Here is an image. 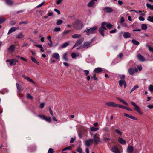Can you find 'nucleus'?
Masks as SVG:
<instances>
[{"label":"nucleus","instance_id":"1","mask_svg":"<svg viewBox=\"0 0 153 153\" xmlns=\"http://www.w3.org/2000/svg\"><path fill=\"white\" fill-rule=\"evenodd\" d=\"M97 29V27L96 26H94L92 28L89 29L86 28V30L84 31V32H86V34L89 35L90 34L95 33Z\"/></svg>","mask_w":153,"mask_h":153},{"label":"nucleus","instance_id":"2","mask_svg":"<svg viewBox=\"0 0 153 153\" xmlns=\"http://www.w3.org/2000/svg\"><path fill=\"white\" fill-rule=\"evenodd\" d=\"M106 22H102L101 25L99 29V31L101 35L104 36V32L105 30H106L107 29L106 27Z\"/></svg>","mask_w":153,"mask_h":153},{"label":"nucleus","instance_id":"3","mask_svg":"<svg viewBox=\"0 0 153 153\" xmlns=\"http://www.w3.org/2000/svg\"><path fill=\"white\" fill-rule=\"evenodd\" d=\"M74 28L77 30H80L83 27L82 22L80 21L75 22L74 25Z\"/></svg>","mask_w":153,"mask_h":153},{"label":"nucleus","instance_id":"4","mask_svg":"<svg viewBox=\"0 0 153 153\" xmlns=\"http://www.w3.org/2000/svg\"><path fill=\"white\" fill-rule=\"evenodd\" d=\"M131 104L134 107V108L140 114H142V113L140 111L138 106L134 102H131Z\"/></svg>","mask_w":153,"mask_h":153},{"label":"nucleus","instance_id":"5","mask_svg":"<svg viewBox=\"0 0 153 153\" xmlns=\"http://www.w3.org/2000/svg\"><path fill=\"white\" fill-rule=\"evenodd\" d=\"M84 40V38L83 37L81 38L78 40L76 42L75 44L72 48V49L81 45L83 42Z\"/></svg>","mask_w":153,"mask_h":153},{"label":"nucleus","instance_id":"6","mask_svg":"<svg viewBox=\"0 0 153 153\" xmlns=\"http://www.w3.org/2000/svg\"><path fill=\"white\" fill-rule=\"evenodd\" d=\"M105 105L108 107H118L119 104H116L115 103L113 102H106L105 103Z\"/></svg>","mask_w":153,"mask_h":153},{"label":"nucleus","instance_id":"7","mask_svg":"<svg viewBox=\"0 0 153 153\" xmlns=\"http://www.w3.org/2000/svg\"><path fill=\"white\" fill-rule=\"evenodd\" d=\"M99 137V135L97 133L95 134L93 138L94 143L96 144H97L99 142H101L100 140Z\"/></svg>","mask_w":153,"mask_h":153},{"label":"nucleus","instance_id":"8","mask_svg":"<svg viewBox=\"0 0 153 153\" xmlns=\"http://www.w3.org/2000/svg\"><path fill=\"white\" fill-rule=\"evenodd\" d=\"M128 71L130 75H133L135 72H137L138 70L136 68L134 69L132 68H131L128 69Z\"/></svg>","mask_w":153,"mask_h":153},{"label":"nucleus","instance_id":"9","mask_svg":"<svg viewBox=\"0 0 153 153\" xmlns=\"http://www.w3.org/2000/svg\"><path fill=\"white\" fill-rule=\"evenodd\" d=\"M111 151H112L114 153H120L119 150L117 146H114L112 147L111 149Z\"/></svg>","mask_w":153,"mask_h":153},{"label":"nucleus","instance_id":"10","mask_svg":"<svg viewBox=\"0 0 153 153\" xmlns=\"http://www.w3.org/2000/svg\"><path fill=\"white\" fill-rule=\"evenodd\" d=\"M91 43V41L90 42H85L82 45V48H88L90 46V45Z\"/></svg>","mask_w":153,"mask_h":153},{"label":"nucleus","instance_id":"11","mask_svg":"<svg viewBox=\"0 0 153 153\" xmlns=\"http://www.w3.org/2000/svg\"><path fill=\"white\" fill-rule=\"evenodd\" d=\"M93 140L92 139H89L88 140H85L84 142L86 146L89 147L90 146L91 143H93Z\"/></svg>","mask_w":153,"mask_h":153},{"label":"nucleus","instance_id":"12","mask_svg":"<svg viewBox=\"0 0 153 153\" xmlns=\"http://www.w3.org/2000/svg\"><path fill=\"white\" fill-rule=\"evenodd\" d=\"M103 10L106 13H111L113 11V10L112 8L108 7L103 8Z\"/></svg>","mask_w":153,"mask_h":153},{"label":"nucleus","instance_id":"13","mask_svg":"<svg viewBox=\"0 0 153 153\" xmlns=\"http://www.w3.org/2000/svg\"><path fill=\"white\" fill-rule=\"evenodd\" d=\"M119 85L121 87H122L123 85L125 88L127 86V84L126 83V81L124 80H121L118 82Z\"/></svg>","mask_w":153,"mask_h":153},{"label":"nucleus","instance_id":"14","mask_svg":"<svg viewBox=\"0 0 153 153\" xmlns=\"http://www.w3.org/2000/svg\"><path fill=\"white\" fill-rule=\"evenodd\" d=\"M6 62H9L10 66H13L16 64L15 63V59H14L7 60Z\"/></svg>","mask_w":153,"mask_h":153},{"label":"nucleus","instance_id":"15","mask_svg":"<svg viewBox=\"0 0 153 153\" xmlns=\"http://www.w3.org/2000/svg\"><path fill=\"white\" fill-rule=\"evenodd\" d=\"M15 48L14 45H12L8 49V51L10 53H13L14 51Z\"/></svg>","mask_w":153,"mask_h":153},{"label":"nucleus","instance_id":"16","mask_svg":"<svg viewBox=\"0 0 153 153\" xmlns=\"http://www.w3.org/2000/svg\"><path fill=\"white\" fill-rule=\"evenodd\" d=\"M22 77L25 79L27 80L32 82V83L34 84L35 82L33 81L29 77L27 76H26L25 75H23L22 76Z\"/></svg>","mask_w":153,"mask_h":153},{"label":"nucleus","instance_id":"17","mask_svg":"<svg viewBox=\"0 0 153 153\" xmlns=\"http://www.w3.org/2000/svg\"><path fill=\"white\" fill-rule=\"evenodd\" d=\"M123 114L125 116H126V117H129L131 119L135 120H137V118H135V117L131 115H129V114L126 113H124Z\"/></svg>","mask_w":153,"mask_h":153},{"label":"nucleus","instance_id":"18","mask_svg":"<svg viewBox=\"0 0 153 153\" xmlns=\"http://www.w3.org/2000/svg\"><path fill=\"white\" fill-rule=\"evenodd\" d=\"M137 57L138 60L141 62H144L145 61L144 58L140 54H138L137 55Z\"/></svg>","mask_w":153,"mask_h":153},{"label":"nucleus","instance_id":"19","mask_svg":"<svg viewBox=\"0 0 153 153\" xmlns=\"http://www.w3.org/2000/svg\"><path fill=\"white\" fill-rule=\"evenodd\" d=\"M131 33L128 32H125L123 34V37L125 38H130L131 37Z\"/></svg>","mask_w":153,"mask_h":153},{"label":"nucleus","instance_id":"20","mask_svg":"<svg viewBox=\"0 0 153 153\" xmlns=\"http://www.w3.org/2000/svg\"><path fill=\"white\" fill-rule=\"evenodd\" d=\"M52 57L53 58H56L57 60L59 59L60 58V56L57 53H53L52 55Z\"/></svg>","mask_w":153,"mask_h":153},{"label":"nucleus","instance_id":"21","mask_svg":"<svg viewBox=\"0 0 153 153\" xmlns=\"http://www.w3.org/2000/svg\"><path fill=\"white\" fill-rule=\"evenodd\" d=\"M134 150V148L131 146H129L127 148V152L128 153H131Z\"/></svg>","mask_w":153,"mask_h":153},{"label":"nucleus","instance_id":"22","mask_svg":"<svg viewBox=\"0 0 153 153\" xmlns=\"http://www.w3.org/2000/svg\"><path fill=\"white\" fill-rule=\"evenodd\" d=\"M118 141L121 144L124 145L126 143V141L121 138L119 137L118 138Z\"/></svg>","mask_w":153,"mask_h":153},{"label":"nucleus","instance_id":"23","mask_svg":"<svg viewBox=\"0 0 153 153\" xmlns=\"http://www.w3.org/2000/svg\"><path fill=\"white\" fill-rule=\"evenodd\" d=\"M118 107L121 108L123 109H126V110L129 111H131L132 110L130 108H129L128 107H126L125 106H123L122 105H119V104L118 106Z\"/></svg>","mask_w":153,"mask_h":153},{"label":"nucleus","instance_id":"24","mask_svg":"<svg viewBox=\"0 0 153 153\" xmlns=\"http://www.w3.org/2000/svg\"><path fill=\"white\" fill-rule=\"evenodd\" d=\"M102 71V70L100 68H96L94 70V72L95 73H99Z\"/></svg>","mask_w":153,"mask_h":153},{"label":"nucleus","instance_id":"25","mask_svg":"<svg viewBox=\"0 0 153 153\" xmlns=\"http://www.w3.org/2000/svg\"><path fill=\"white\" fill-rule=\"evenodd\" d=\"M82 35L80 34H74L71 36L72 38L74 39H77L80 37Z\"/></svg>","mask_w":153,"mask_h":153},{"label":"nucleus","instance_id":"26","mask_svg":"<svg viewBox=\"0 0 153 153\" xmlns=\"http://www.w3.org/2000/svg\"><path fill=\"white\" fill-rule=\"evenodd\" d=\"M17 30V29L15 27H12L9 30L7 34H9L12 32L15 31Z\"/></svg>","mask_w":153,"mask_h":153},{"label":"nucleus","instance_id":"27","mask_svg":"<svg viewBox=\"0 0 153 153\" xmlns=\"http://www.w3.org/2000/svg\"><path fill=\"white\" fill-rule=\"evenodd\" d=\"M117 99L119 100L121 102L123 103V104L125 105H128V104L123 99L120 98L119 97H117Z\"/></svg>","mask_w":153,"mask_h":153},{"label":"nucleus","instance_id":"28","mask_svg":"<svg viewBox=\"0 0 153 153\" xmlns=\"http://www.w3.org/2000/svg\"><path fill=\"white\" fill-rule=\"evenodd\" d=\"M94 3V1L91 0L87 4V6L89 7H91Z\"/></svg>","mask_w":153,"mask_h":153},{"label":"nucleus","instance_id":"29","mask_svg":"<svg viewBox=\"0 0 153 153\" xmlns=\"http://www.w3.org/2000/svg\"><path fill=\"white\" fill-rule=\"evenodd\" d=\"M5 1L6 4L9 5H11L13 4V2L11 0H5Z\"/></svg>","mask_w":153,"mask_h":153},{"label":"nucleus","instance_id":"30","mask_svg":"<svg viewBox=\"0 0 153 153\" xmlns=\"http://www.w3.org/2000/svg\"><path fill=\"white\" fill-rule=\"evenodd\" d=\"M67 55L68 53H65L62 56V58L63 60L65 61H67L68 60V59L67 57Z\"/></svg>","mask_w":153,"mask_h":153},{"label":"nucleus","instance_id":"31","mask_svg":"<svg viewBox=\"0 0 153 153\" xmlns=\"http://www.w3.org/2000/svg\"><path fill=\"white\" fill-rule=\"evenodd\" d=\"M30 58L32 61L34 63L37 65L39 64V62L37 61L36 59H35V57H31Z\"/></svg>","mask_w":153,"mask_h":153},{"label":"nucleus","instance_id":"32","mask_svg":"<svg viewBox=\"0 0 153 153\" xmlns=\"http://www.w3.org/2000/svg\"><path fill=\"white\" fill-rule=\"evenodd\" d=\"M24 36L22 32L18 33L17 36V38L18 39H22L24 37Z\"/></svg>","mask_w":153,"mask_h":153},{"label":"nucleus","instance_id":"33","mask_svg":"<svg viewBox=\"0 0 153 153\" xmlns=\"http://www.w3.org/2000/svg\"><path fill=\"white\" fill-rule=\"evenodd\" d=\"M147 28V26L146 24H142L141 25V29L143 30H146Z\"/></svg>","mask_w":153,"mask_h":153},{"label":"nucleus","instance_id":"34","mask_svg":"<svg viewBox=\"0 0 153 153\" xmlns=\"http://www.w3.org/2000/svg\"><path fill=\"white\" fill-rule=\"evenodd\" d=\"M69 44L68 42H66L63 43L61 46V47L62 48H64L68 46Z\"/></svg>","mask_w":153,"mask_h":153},{"label":"nucleus","instance_id":"35","mask_svg":"<svg viewBox=\"0 0 153 153\" xmlns=\"http://www.w3.org/2000/svg\"><path fill=\"white\" fill-rule=\"evenodd\" d=\"M146 6L148 8H149L152 10H153V5L150 4L148 3L146 4Z\"/></svg>","mask_w":153,"mask_h":153},{"label":"nucleus","instance_id":"36","mask_svg":"<svg viewBox=\"0 0 153 153\" xmlns=\"http://www.w3.org/2000/svg\"><path fill=\"white\" fill-rule=\"evenodd\" d=\"M76 151L79 153H85L83 152L81 148L78 147L76 149Z\"/></svg>","mask_w":153,"mask_h":153},{"label":"nucleus","instance_id":"37","mask_svg":"<svg viewBox=\"0 0 153 153\" xmlns=\"http://www.w3.org/2000/svg\"><path fill=\"white\" fill-rule=\"evenodd\" d=\"M16 85L18 91L19 92L21 89V86H19V84L17 83H16Z\"/></svg>","mask_w":153,"mask_h":153},{"label":"nucleus","instance_id":"38","mask_svg":"<svg viewBox=\"0 0 153 153\" xmlns=\"http://www.w3.org/2000/svg\"><path fill=\"white\" fill-rule=\"evenodd\" d=\"M99 128H95L94 127H92L90 128V130L93 131H97L99 130Z\"/></svg>","mask_w":153,"mask_h":153},{"label":"nucleus","instance_id":"39","mask_svg":"<svg viewBox=\"0 0 153 153\" xmlns=\"http://www.w3.org/2000/svg\"><path fill=\"white\" fill-rule=\"evenodd\" d=\"M113 26V25L110 23H106V27L109 29H110Z\"/></svg>","mask_w":153,"mask_h":153},{"label":"nucleus","instance_id":"40","mask_svg":"<svg viewBox=\"0 0 153 153\" xmlns=\"http://www.w3.org/2000/svg\"><path fill=\"white\" fill-rule=\"evenodd\" d=\"M132 43L135 45H138L139 44V42L136 40L135 39H132Z\"/></svg>","mask_w":153,"mask_h":153},{"label":"nucleus","instance_id":"41","mask_svg":"<svg viewBox=\"0 0 153 153\" xmlns=\"http://www.w3.org/2000/svg\"><path fill=\"white\" fill-rule=\"evenodd\" d=\"M138 88L139 86L137 85H136L134 86L131 89V90L130 92V93H131L132 92L134 91L136 89H138Z\"/></svg>","mask_w":153,"mask_h":153},{"label":"nucleus","instance_id":"42","mask_svg":"<svg viewBox=\"0 0 153 153\" xmlns=\"http://www.w3.org/2000/svg\"><path fill=\"white\" fill-rule=\"evenodd\" d=\"M71 150V146H68L66 147H65L63 148L62 151H66V150Z\"/></svg>","mask_w":153,"mask_h":153},{"label":"nucleus","instance_id":"43","mask_svg":"<svg viewBox=\"0 0 153 153\" xmlns=\"http://www.w3.org/2000/svg\"><path fill=\"white\" fill-rule=\"evenodd\" d=\"M45 120L48 122H51L52 120L51 119L50 117H45Z\"/></svg>","mask_w":153,"mask_h":153},{"label":"nucleus","instance_id":"44","mask_svg":"<svg viewBox=\"0 0 153 153\" xmlns=\"http://www.w3.org/2000/svg\"><path fill=\"white\" fill-rule=\"evenodd\" d=\"M147 20L153 23V16H149L147 19Z\"/></svg>","mask_w":153,"mask_h":153},{"label":"nucleus","instance_id":"45","mask_svg":"<svg viewBox=\"0 0 153 153\" xmlns=\"http://www.w3.org/2000/svg\"><path fill=\"white\" fill-rule=\"evenodd\" d=\"M61 30V28L60 27H55L53 29V31L55 32L60 31Z\"/></svg>","mask_w":153,"mask_h":153},{"label":"nucleus","instance_id":"46","mask_svg":"<svg viewBox=\"0 0 153 153\" xmlns=\"http://www.w3.org/2000/svg\"><path fill=\"white\" fill-rule=\"evenodd\" d=\"M63 21L62 20H58L57 22H56V24L58 25H61L62 23L63 22Z\"/></svg>","mask_w":153,"mask_h":153},{"label":"nucleus","instance_id":"47","mask_svg":"<svg viewBox=\"0 0 153 153\" xmlns=\"http://www.w3.org/2000/svg\"><path fill=\"white\" fill-rule=\"evenodd\" d=\"M27 98H30L31 100H32L33 99V97L29 93L27 94Z\"/></svg>","mask_w":153,"mask_h":153},{"label":"nucleus","instance_id":"48","mask_svg":"<svg viewBox=\"0 0 153 153\" xmlns=\"http://www.w3.org/2000/svg\"><path fill=\"white\" fill-rule=\"evenodd\" d=\"M115 132L119 134L120 135H121L122 134V133L118 129H116L115 130Z\"/></svg>","mask_w":153,"mask_h":153},{"label":"nucleus","instance_id":"49","mask_svg":"<svg viewBox=\"0 0 153 153\" xmlns=\"http://www.w3.org/2000/svg\"><path fill=\"white\" fill-rule=\"evenodd\" d=\"M6 20V19L4 18H0V23H1L4 22Z\"/></svg>","mask_w":153,"mask_h":153},{"label":"nucleus","instance_id":"50","mask_svg":"<svg viewBox=\"0 0 153 153\" xmlns=\"http://www.w3.org/2000/svg\"><path fill=\"white\" fill-rule=\"evenodd\" d=\"M149 90L151 92H152L153 91V85H151L149 86Z\"/></svg>","mask_w":153,"mask_h":153},{"label":"nucleus","instance_id":"51","mask_svg":"<svg viewBox=\"0 0 153 153\" xmlns=\"http://www.w3.org/2000/svg\"><path fill=\"white\" fill-rule=\"evenodd\" d=\"M104 132H107L109 131V128L107 127H105L103 129Z\"/></svg>","mask_w":153,"mask_h":153},{"label":"nucleus","instance_id":"52","mask_svg":"<svg viewBox=\"0 0 153 153\" xmlns=\"http://www.w3.org/2000/svg\"><path fill=\"white\" fill-rule=\"evenodd\" d=\"M125 21V19L124 17H121L120 19V23L122 24Z\"/></svg>","mask_w":153,"mask_h":153},{"label":"nucleus","instance_id":"53","mask_svg":"<svg viewBox=\"0 0 153 153\" xmlns=\"http://www.w3.org/2000/svg\"><path fill=\"white\" fill-rule=\"evenodd\" d=\"M91 78H93L94 80H98L97 78L96 77V74H93V76Z\"/></svg>","mask_w":153,"mask_h":153},{"label":"nucleus","instance_id":"54","mask_svg":"<svg viewBox=\"0 0 153 153\" xmlns=\"http://www.w3.org/2000/svg\"><path fill=\"white\" fill-rule=\"evenodd\" d=\"M71 31V30H68L67 31H64L62 33V35L64 36L65 34H67Z\"/></svg>","mask_w":153,"mask_h":153},{"label":"nucleus","instance_id":"55","mask_svg":"<svg viewBox=\"0 0 153 153\" xmlns=\"http://www.w3.org/2000/svg\"><path fill=\"white\" fill-rule=\"evenodd\" d=\"M54 152L53 149L52 148H50L49 149L48 152V153H53Z\"/></svg>","mask_w":153,"mask_h":153},{"label":"nucleus","instance_id":"56","mask_svg":"<svg viewBox=\"0 0 153 153\" xmlns=\"http://www.w3.org/2000/svg\"><path fill=\"white\" fill-rule=\"evenodd\" d=\"M38 116L41 119L44 120H45V117H46L44 115H39Z\"/></svg>","mask_w":153,"mask_h":153},{"label":"nucleus","instance_id":"57","mask_svg":"<svg viewBox=\"0 0 153 153\" xmlns=\"http://www.w3.org/2000/svg\"><path fill=\"white\" fill-rule=\"evenodd\" d=\"M54 10L55 11L57 12L58 14L59 15L60 14V11L59 10H58L57 9H56V8L54 9Z\"/></svg>","mask_w":153,"mask_h":153},{"label":"nucleus","instance_id":"58","mask_svg":"<svg viewBox=\"0 0 153 153\" xmlns=\"http://www.w3.org/2000/svg\"><path fill=\"white\" fill-rule=\"evenodd\" d=\"M148 48L149 51L152 52H153V48L150 46H148Z\"/></svg>","mask_w":153,"mask_h":153},{"label":"nucleus","instance_id":"59","mask_svg":"<svg viewBox=\"0 0 153 153\" xmlns=\"http://www.w3.org/2000/svg\"><path fill=\"white\" fill-rule=\"evenodd\" d=\"M139 19L140 21H143L145 20V18L142 16H139Z\"/></svg>","mask_w":153,"mask_h":153},{"label":"nucleus","instance_id":"60","mask_svg":"<svg viewBox=\"0 0 153 153\" xmlns=\"http://www.w3.org/2000/svg\"><path fill=\"white\" fill-rule=\"evenodd\" d=\"M117 32V30L116 29H114V30L110 31V33H115Z\"/></svg>","mask_w":153,"mask_h":153},{"label":"nucleus","instance_id":"61","mask_svg":"<svg viewBox=\"0 0 153 153\" xmlns=\"http://www.w3.org/2000/svg\"><path fill=\"white\" fill-rule=\"evenodd\" d=\"M27 23H28L27 21H22V22H19V24L21 25V24H27Z\"/></svg>","mask_w":153,"mask_h":153},{"label":"nucleus","instance_id":"62","mask_svg":"<svg viewBox=\"0 0 153 153\" xmlns=\"http://www.w3.org/2000/svg\"><path fill=\"white\" fill-rule=\"evenodd\" d=\"M125 77V76L123 75L120 76V78L121 80H124Z\"/></svg>","mask_w":153,"mask_h":153},{"label":"nucleus","instance_id":"63","mask_svg":"<svg viewBox=\"0 0 153 153\" xmlns=\"http://www.w3.org/2000/svg\"><path fill=\"white\" fill-rule=\"evenodd\" d=\"M28 44L27 42L24 43L22 45V47H25L27 46L28 45Z\"/></svg>","mask_w":153,"mask_h":153},{"label":"nucleus","instance_id":"64","mask_svg":"<svg viewBox=\"0 0 153 153\" xmlns=\"http://www.w3.org/2000/svg\"><path fill=\"white\" fill-rule=\"evenodd\" d=\"M147 107L149 109H153V105H148Z\"/></svg>","mask_w":153,"mask_h":153}]
</instances>
